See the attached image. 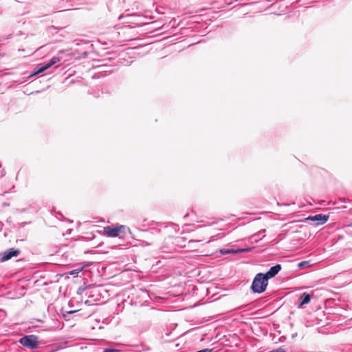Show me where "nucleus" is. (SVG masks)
<instances>
[{
    "label": "nucleus",
    "mask_w": 352,
    "mask_h": 352,
    "mask_svg": "<svg viewBox=\"0 0 352 352\" xmlns=\"http://www.w3.org/2000/svg\"><path fill=\"white\" fill-rule=\"evenodd\" d=\"M267 284L268 280L264 274L258 273L254 277L251 288L254 293L261 294L265 291Z\"/></svg>",
    "instance_id": "f257e3e1"
},
{
    "label": "nucleus",
    "mask_w": 352,
    "mask_h": 352,
    "mask_svg": "<svg viewBox=\"0 0 352 352\" xmlns=\"http://www.w3.org/2000/svg\"><path fill=\"white\" fill-rule=\"evenodd\" d=\"M126 227L122 225L116 226H107L104 228V232L107 236L116 237L120 234L125 233Z\"/></svg>",
    "instance_id": "f03ea898"
},
{
    "label": "nucleus",
    "mask_w": 352,
    "mask_h": 352,
    "mask_svg": "<svg viewBox=\"0 0 352 352\" xmlns=\"http://www.w3.org/2000/svg\"><path fill=\"white\" fill-rule=\"evenodd\" d=\"M19 342L27 348L34 349L38 346V338L34 335L25 336L19 340Z\"/></svg>",
    "instance_id": "7ed1b4c3"
},
{
    "label": "nucleus",
    "mask_w": 352,
    "mask_h": 352,
    "mask_svg": "<svg viewBox=\"0 0 352 352\" xmlns=\"http://www.w3.org/2000/svg\"><path fill=\"white\" fill-rule=\"evenodd\" d=\"M60 60V58L58 56H54L50 61L48 63L45 64L44 65L41 66L36 72L33 73L31 76H35L36 74H38L40 73L43 72L44 71L49 69L50 67L54 65V64L58 63Z\"/></svg>",
    "instance_id": "20e7f679"
},
{
    "label": "nucleus",
    "mask_w": 352,
    "mask_h": 352,
    "mask_svg": "<svg viewBox=\"0 0 352 352\" xmlns=\"http://www.w3.org/2000/svg\"><path fill=\"white\" fill-rule=\"evenodd\" d=\"M20 253V251L14 248H10L3 252L1 258L2 261H8L14 256H17Z\"/></svg>",
    "instance_id": "39448f33"
},
{
    "label": "nucleus",
    "mask_w": 352,
    "mask_h": 352,
    "mask_svg": "<svg viewBox=\"0 0 352 352\" xmlns=\"http://www.w3.org/2000/svg\"><path fill=\"white\" fill-rule=\"evenodd\" d=\"M307 219L313 221H318V224H324L328 221L329 216L322 214H318L314 216L309 217Z\"/></svg>",
    "instance_id": "423d86ee"
},
{
    "label": "nucleus",
    "mask_w": 352,
    "mask_h": 352,
    "mask_svg": "<svg viewBox=\"0 0 352 352\" xmlns=\"http://www.w3.org/2000/svg\"><path fill=\"white\" fill-rule=\"evenodd\" d=\"M280 270L281 265L277 264L272 267L266 274H264V276L268 280L270 278L274 277L280 272Z\"/></svg>",
    "instance_id": "0eeeda50"
},
{
    "label": "nucleus",
    "mask_w": 352,
    "mask_h": 352,
    "mask_svg": "<svg viewBox=\"0 0 352 352\" xmlns=\"http://www.w3.org/2000/svg\"><path fill=\"white\" fill-rule=\"evenodd\" d=\"M301 302L300 303L299 307H302L304 305H307L310 302L311 296L307 293H303L300 296Z\"/></svg>",
    "instance_id": "6e6552de"
},
{
    "label": "nucleus",
    "mask_w": 352,
    "mask_h": 352,
    "mask_svg": "<svg viewBox=\"0 0 352 352\" xmlns=\"http://www.w3.org/2000/svg\"><path fill=\"white\" fill-rule=\"evenodd\" d=\"M243 251L244 250H238L236 251H233V250H221V252L223 254H227V253H230V252H232V253L236 252V253H237V252H243Z\"/></svg>",
    "instance_id": "1a4fd4ad"
},
{
    "label": "nucleus",
    "mask_w": 352,
    "mask_h": 352,
    "mask_svg": "<svg viewBox=\"0 0 352 352\" xmlns=\"http://www.w3.org/2000/svg\"><path fill=\"white\" fill-rule=\"evenodd\" d=\"M82 268L78 269V270H72V271H71V272H69V274H70V275H73V276L76 275V274H78L80 272H81V271H82Z\"/></svg>",
    "instance_id": "9d476101"
},
{
    "label": "nucleus",
    "mask_w": 352,
    "mask_h": 352,
    "mask_svg": "<svg viewBox=\"0 0 352 352\" xmlns=\"http://www.w3.org/2000/svg\"><path fill=\"white\" fill-rule=\"evenodd\" d=\"M103 352H120V351L118 349H106L104 350Z\"/></svg>",
    "instance_id": "9b49d317"
},
{
    "label": "nucleus",
    "mask_w": 352,
    "mask_h": 352,
    "mask_svg": "<svg viewBox=\"0 0 352 352\" xmlns=\"http://www.w3.org/2000/svg\"><path fill=\"white\" fill-rule=\"evenodd\" d=\"M265 232V230H261V231H259L257 234H256L252 237H258L261 235H263V233H264Z\"/></svg>",
    "instance_id": "f8f14e48"
},
{
    "label": "nucleus",
    "mask_w": 352,
    "mask_h": 352,
    "mask_svg": "<svg viewBox=\"0 0 352 352\" xmlns=\"http://www.w3.org/2000/svg\"><path fill=\"white\" fill-rule=\"evenodd\" d=\"M308 265V262L307 261H302V262H300L299 264H298V267H302L305 265Z\"/></svg>",
    "instance_id": "ddd939ff"
},
{
    "label": "nucleus",
    "mask_w": 352,
    "mask_h": 352,
    "mask_svg": "<svg viewBox=\"0 0 352 352\" xmlns=\"http://www.w3.org/2000/svg\"><path fill=\"white\" fill-rule=\"evenodd\" d=\"M197 352H213V351H212V349H204L198 351Z\"/></svg>",
    "instance_id": "4468645a"
},
{
    "label": "nucleus",
    "mask_w": 352,
    "mask_h": 352,
    "mask_svg": "<svg viewBox=\"0 0 352 352\" xmlns=\"http://www.w3.org/2000/svg\"><path fill=\"white\" fill-rule=\"evenodd\" d=\"M272 352H285V351L282 348H279L276 350L272 351Z\"/></svg>",
    "instance_id": "2eb2a0df"
},
{
    "label": "nucleus",
    "mask_w": 352,
    "mask_h": 352,
    "mask_svg": "<svg viewBox=\"0 0 352 352\" xmlns=\"http://www.w3.org/2000/svg\"><path fill=\"white\" fill-rule=\"evenodd\" d=\"M213 239H214V236H212V238H211V239L209 241V242H210V241H211L212 240H213Z\"/></svg>",
    "instance_id": "dca6fc26"
}]
</instances>
